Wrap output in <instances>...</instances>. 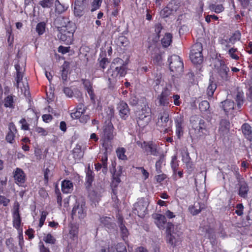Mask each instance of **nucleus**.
<instances>
[{
	"label": "nucleus",
	"instance_id": "a878e982",
	"mask_svg": "<svg viewBox=\"0 0 252 252\" xmlns=\"http://www.w3.org/2000/svg\"><path fill=\"white\" fill-rule=\"evenodd\" d=\"M88 4H74V14L75 16L80 17L85 13V10Z\"/></svg>",
	"mask_w": 252,
	"mask_h": 252
},
{
	"label": "nucleus",
	"instance_id": "ea45409f",
	"mask_svg": "<svg viewBox=\"0 0 252 252\" xmlns=\"http://www.w3.org/2000/svg\"><path fill=\"white\" fill-rule=\"evenodd\" d=\"M159 159L156 163V171L158 173H161V164L164 161V155L163 154H161V155L158 156Z\"/></svg>",
	"mask_w": 252,
	"mask_h": 252
},
{
	"label": "nucleus",
	"instance_id": "7ed1b4c3",
	"mask_svg": "<svg viewBox=\"0 0 252 252\" xmlns=\"http://www.w3.org/2000/svg\"><path fill=\"white\" fill-rule=\"evenodd\" d=\"M115 165L116 163L115 162L112 163L111 166L112 168H110V171L112 174V178L113 180L112 182V199L113 201L114 202L113 204V206L115 208H118V204L119 203V200L118 198V196L117 195V190L116 188L117 187L118 185L120 183L121 180L120 179V176H121L122 174V167L121 166L119 167V169L118 171H117L115 169Z\"/></svg>",
	"mask_w": 252,
	"mask_h": 252
},
{
	"label": "nucleus",
	"instance_id": "c756f323",
	"mask_svg": "<svg viewBox=\"0 0 252 252\" xmlns=\"http://www.w3.org/2000/svg\"><path fill=\"white\" fill-rule=\"evenodd\" d=\"M204 208V205L199 202H195L193 205L189 207V212L193 215L199 214L201 211Z\"/></svg>",
	"mask_w": 252,
	"mask_h": 252
},
{
	"label": "nucleus",
	"instance_id": "79ce46f5",
	"mask_svg": "<svg viewBox=\"0 0 252 252\" xmlns=\"http://www.w3.org/2000/svg\"><path fill=\"white\" fill-rule=\"evenodd\" d=\"M13 98L11 95H8L4 99V106L5 107L14 108V105H13Z\"/></svg>",
	"mask_w": 252,
	"mask_h": 252
},
{
	"label": "nucleus",
	"instance_id": "c03bdc74",
	"mask_svg": "<svg viewBox=\"0 0 252 252\" xmlns=\"http://www.w3.org/2000/svg\"><path fill=\"white\" fill-rule=\"evenodd\" d=\"M54 0H42L39 4L44 8H49L53 6Z\"/></svg>",
	"mask_w": 252,
	"mask_h": 252
},
{
	"label": "nucleus",
	"instance_id": "f8f14e48",
	"mask_svg": "<svg viewBox=\"0 0 252 252\" xmlns=\"http://www.w3.org/2000/svg\"><path fill=\"white\" fill-rule=\"evenodd\" d=\"M141 148L147 155L157 157L162 154L160 152L157 145L153 142H144L141 145Z\"/></svg>",
	"mask_w": 252,
	"mask_h": 252
},
{
	"label": "nucleus",
	"instance_id": "bf43d9fd",
	"mask_svg": "<svg viewBox=\"0 0 252 252\" xmlns=\"http://www.w3.org/2000/svg\"><path fill=\"white\" fill-rule=\"evenodd\" d=\"M48 215V212L46 211H43L41 213V217L39 220V226L40 227H42L44 224V222L45 220L46 217Z\"/></svg>",
	"mask_w": 252,
	"mask_h": 252
},
{
	"label": "nucleus",
	"instance_id": "ddd939ff",
	"mask_svg": "<svg viewBox=\"0 0 252 252\" xmlns=\"http://www.w3.org/2000/svg\"><path fill=\"white\" fill-rule=\"evenodd\" d=\"M171 86L169 85L163 88L161 93L158 95L157 99L159 105L167 106L169 104V96L171 94Z\"/></svg>",
	"mask_w": 252,
	"mask_h": 252
},
{
	"label": "nucleus",
	"instance_id": "4c0bfd02",
	"mask_svg": "<svg viewBox=\"0 0 252 252\" xmlns=\"http://www.w3.org/2000/svg\"><path fill=\"white\" fill-rule=\"evenodd\" d=\"M201 118L199 117L197 115L192 116L190 118V123L191 125V127L194 130L197 128L199 123L201 122Z\"/></svg>",
	"mask_w": 252,
	"mask_h": 252
},
{
	"label": "nucleus",
	"instance_id": "2eb2a0df",
	"mask_svg": "<svg viewBox=\"0 0 252 252\" xmlns=\"http://www.w3.org/2000/svg\"><path fill=\"white\" fill-rule=\"evenodd\" d=\"M168 122L169 111L167 110H163L159 114L157 125L158 126L164 128V131H166L170 125V123L168 125Z\"/></svg>",
	"mask_w": 252,
	"mask_h": 252
},
{
	"label": "nucleus",
	"instance_id": "6ab92c4d",
	"mask_svg": "<svg viewBox=\"0 0 252 252\" xmlns=\"http://www.w3.org/2000/svg\"><path fill=\"white\" fill-rule=\"evenodd\" d=\"M221 107L226 115H228V113H230V114L234 116V110L237 109L234 101L229 99L221 102Z\"/></svg>",
	"mask_w": 252,
	"mask_h": 252
},
{
	"label": "nucleus",
	"instance_id": "774afa93",
	"mask_svg": "<svg viewBox=\"0 0 252 252\" xmlns=\"http://www.w3.org/2000/svg\"><path fill=\"white\" fill-rule=\"evenodd\" d=\"M108 63H109V62L107 58H102L101 59V60L99 61V66L101 68L104 69L106 68V65Z\"/></svg>",
	"mask_w": 252,
	"mask_h": 252
},
{
	"label": "nucleus",
	"instance_id": "864d4df0",
	"mask_svg": "<svg viewBox=\"0 0 252 252\" xmlns=\"http://www.w3.org/2000/svg\"><path fill=\"white\" fill-rule=\"evenodd\" d=\"M161 81V75L160 74L159 75H157L155 79L154 80V87L155 90L157 91L158 90L159 87V85L160 84Z\"/></svg>",
	"mask_w": 252,
	"mask_h": 252
},
{
	"label": "nucleus",
	"instance_id": "423d86ee",
	"mask_svg": "<svg viewBox=\"0 0 252 252\" xmlns=\"http://www.w3.org/2000/svg\"><path fill=\"white\" fill-rule=\"evenodd\" d=\"M238 170V169H237L234 173V175L237 181V184L236 185V187L238 188V194L241 197L246 198L247 196L248 192L249 190V186Z\"/></svg>",
	"mask_w": 252,
	"mask_h": 252
},
{
	"label": "nucleus",
	"instance_id": "9d476101",
	"mask_svg": "<svg viewBox=\"0 0 252 252\" xmlns=\"http://www.w3.org/2000/svg\"><path fill=\"white\" fill-rule=\"evenodd\" d=\"M148 206V201L144 198H141L134 205L133 213L142 218L146 214Z\"/></svg>",
	"mask_w": 252,
	"mask_h": 252
},
{
	"label": "nucleus",
	"instance_id": "8fccbe9b",
	"mask_svg": "<svg viewBox=\"0 0 252 252\" xmlns=\"http://www.w3.org/2000/svg\"><path fill=\"white\" fill-rule=\"evenodd\" d=\"M78 230L76 227H72L69 231V237L70 238L75 240L77 238Z\"/></svg>",
	"mask_w": 252,
	"mask_h": 252
},
{
	"label": "nucleus",
	"instance_id": "5701e85b",
	"mask_svg": "<svg viewBox=\"0 0 252 252\" xmlns=\"http://www.w3.org/2000/svg\"><path fill=\"white\" fill-rule=\"evenodd\" d=\"M230 123L226 119H222L220 123L219 131L220 135L224 136L227 134L229 131Z\"/></svg>",
	"mask_w": 252,
	"mask_h": 252
},
{
	"label": "nucleus",
	"instance_id": "412c9836",
	"mask_svg": "<svg viewBox=\"0 0 252 252\" xmlns=\"http://www.w3.org/2000/svg\"><path fill=\"white\" fill-rule=\"evenodd\" d=\"M153 218L155 220V223L159 229H164L165 225L166 223V219L165 216L159 214H155L153 215Z\"/></svg>",
	"mask_w": 252,
	"mask_h": 252
},
{
	"label": "nucleus",
	"instance_id": "a18cd8bd",
	"mask_svg": "<svg viewBox=\"0 0 252 252\" xmlns=\"http://www.w3.org/2000/svg\"><path fill=\"white\" fill-rule=\"evenodd\" d=\"M126 149L124 148H119L116 150L117 156L119 159L122 160L127 159V157L125 155Z\"/></svg>",
	"mask_w": 252,
	"mask_h": 252
},
{
	"label": "nucleus",
	"instance_id": "cd10ccee",
	"mask_svg": "<svg viewBox=\"0 0 252 252\" xmlns=\"http://www.w3.org/2000/svg\"><path fill=\"white\" fill-rule=\"evenodd\" d=\"M126 62L121 58H117L113 60L111 63L110 68L115 69L118 68H126Z\"/></svg>",
	"mask_w": 252,
	"mask_h": 252
},
{
	"label": "nucleus",
	"instance_id": "13d9d810",
	"mask_svg": "<svg viewBox=\"0 0 252 252\" xmlns=\"http://www.w3.org/2000/svg\"><path fill=\"white\" fill-rule=\"evenodd\" d=\"M6 245L10 250L14 251L15 247L13 244V239L11 238L6 240Z\"/></svg>",
	"mask_w": 252,
	"mask_h": 252
},
{
	"label": "nucleus",
	"instance_id": "3c124183",
	"mask_svg": "<svg viewBox=\"0 0 252 252\" xmlns=\"http://www.w3.org/2000/svg\"><path fill=\"white\" fill-rule=\"evenodd\" d=\"M210 9L212 10H214L216 13H219L222 11L224 8L221 4H218L217 5L212 4L210 6Z\"/></svg>",
	"mask_w": 252,
	"mask_h": 252
},
{
	"label": "nucleus",
	"instance_id": "37998d69",
	"mask_svg": "<svg viewBox=\"0 0 252 252\" xmlns=\"http://www.w3.org/2000/svg\"><path fill=\"white\" fill-rule=\"evenodd\" d=\"M55 11L59 14L62 13L66 11L67 7L62 4L58 0H56L55 2Z\"/></svg>",
	"mask_w": 252,
	"mask_h": 252
},
{
	"label": "nucleus",
	"instance_id": "f257e3e1",
	"mask_svg": "<svg viewBox=\"0 0 252 252\" xmlns=\"http://www.w3.org/2000/svg\"><path fill=\"white\" fill-rule=\"evenodd\" d=\"M102 130V145L105 150V153H110L112 150L111 141L116 136L117 132L114 131L113 125L110 121L105 122Z\"/></svg>",
	"mask_w": 252,
	"mask_h": 252
},
{
	"label": "nucleus",
	"instance_id": "473e14b6",
	"mask_svg": "<svg viewBox=\"0 0 252 252\" xmlns=\"http://www.w3.org/2000/svg\"><path fill=\"white\" fill-rule=\"evenodd\" d=\"M72 154L75 159H81L84 156V151L82 150L81 146L77 144L72 150Z\"/></svg>",
	"mask_w": 252,
	"mask_h": 252
},
{
	"label": "nucleus",
	"instance_id": "7c9ffc66",
	"mask_svg": "<svg viewBox=\"0 0 252 252\" xmlns=\"http://www.w3.org/2000/svg\"><path fill=\"white\" fill-rule=\"evenodd\" d=\"M73 184L69 180H64L62 183V190L63 193H70L73 190Z\"/></svg>",
	"mask_w": 252,
	"mask_h": 252
},
{
	"label": "nucleus",
	"instance_id": "a211bd4d",
	"mask_svg": "<svg viewBox=\"0 0 252 252\" xmlns=\"http://www.w3.org/2000/svg\"><path fill=\"white\" fill-rule=\"evenodd\" d=\"M175 123L176 135L178 139H180L184 133V123L183 116L181 115L177 116L175 118Z\"/></svg>",
	"mask_w": 252,
	"mask_h": 252
},
{
	"label": "nucleus",
	"instance_id": "bb28decb",
	"mask_svg": "<svg viewBox=\"0 0 252 252\" xmlns=\"http://www.w3.org/2000/svg\"><path fill=\"white\" fill-rule=\"evenodd\" d=\"M151 120L150 115H145L142 113L139 115L137 122L139 126L144 127L147 126Z\"/></svg>",
	"mask_w": 252,
	"mask_h": 252
},
{
	"label": "nucleus",
	"instance_id": "f704fd0d",
	"mask_svg": "<svg viewBox=\"0 0 252 252\" xmlns=\"http://www.w3.org/2000/svg\"><path fill=\"white\" fill-rule=\"evenodd\" d=\"M87 189L89 191V197L91 200L94 203L95 206H96V203H98L100 200V194L94 190H91L90 188Z\"/></svg>",
	"mask_w": 252,
	"mask_h": 252
},
{
	"label": "nucleus",
	"instance_id": "1a4fd4ad",
	"mask_svg": "<svg viewBox=\"0 0 252 252\" xmlns=\"http://www.w3.org/2000/svg\"><path fill=\"white\" fill-rule=\"evenodd\" d=\"M180 7V2L177 0H171L160 11V16L162 18H167L173 15Z\"/></svg>",
	"mask_w": 252,
	"mask_h": 252
},
{
	"label": "nucleus",
	"instance_id": "4468645a",
	"mask_svg": "<svg viewBox=\"0 0 252 252\" xmlns=\"http://www.w3.org/2000/svg\"><path fill=\"white\" fill-rule=\"evenodd\" d=\"M54 25L58 31L62 29H66V28L74 27V23L70 22L67 17L62 16H58L55 19Z\"/></svg>",
	"mask_w": 252,
	"mask_h": 252
},
{
	"label": "nucleus",
	"instance_id": "e433bc0d",
	"mask_svg": "<svg viewBox=\"0 0 252 252\" xmlns=\"http://www.w3.org/2000/svg\"><path fill=\"white\" fill-rule=\"evenodd\" d=\"M172 35L171 33H165L163 38L161 39V44L164 47H168L172 42Z\"/></svg>",
	"mask_w": 252,
	"mask_h": 252
},
{
	"label": "nucleus",
	"instance_id": "338daca9",
	"mask_svg": "<svg viewBox=\"0 0 252 252\" xmlns=\"http://www.w3.org/2000/svg\"><path fill=\"white\" fill-rule=\"evenodd\" d=\"M106 113L107 115V117L108 121H111V119L114 117V110L113 108L110 107H108L106 109Z\"/></svg>",
	"mask_w": 252,
	"mask_h": 252
},
{
	"label": "nucleus",
	"instance_id": "0eeeda50",
	"mask_svg": "<svg viewBox=\"0 0 252 252\" xmlns=\"http://www.w3.org/2000/svg\"><path fill=\"white\" fill-rule=\"evenodd\" d=\"M202 45L197 42L193 45L189 55L190 59L194 64H200L203 62Z\"/></svg>",
	"mask_w": 252,
	"mask_h": 252
},
{
	"label": "nucleus",
	"instance_id": "9b49d317",
	"mask_svg": "<svg viewBox=\"0 0 252 252\" xmlns=\"http://www.w3.org/2000/svg\"><path fill=\"white\" fill-rule=\"evenodd\" d=\"M75 32L74 27L61 29L59 31V33L57 36L60 40L66 42L67 43H70L72 40L73 33Z\"/></svg>",
	"mask_w": 252,
	"mask_h": 252
},
{
	"label": "nucleus",
	"instance_id": "6e6d98bb",
	"mask_svg": "<svg viewBox=\"0 0 252 252\" xmlns=\"http://www.w3.org/2000/svg\"><path fill=\"white\" fill-rule=\"evenodd\" d=\"M23 77V73L22 71L16 72V83L15 85L17 88H19V83L21 82Z\"/></svg>",
	"mask_w": 252,
	"mask_h": 252
},
{
	"label": "nucleus",
	"instance_id": "72a5a7b5",
	"mask_svg": "<svg viewBox=\"0 0 252 252\" xmlns=\"http://www.w3.org/2000/svg\"><path fill=\"white\" fill-rule=\"evenodd\" d=\"M94 174L93 171L91 169L90 166H88L86 171V188L89 189L94 181Z\"/></svg>",
	"mask_w": 252,
	"mask_h": 252
},
{
	"label": "nucleus",
	"instance_id": "c85d7f7f",
	"mask_svg": "<svg viewBox=\"0 0 252 252\" xmlns=\"http://www.w3.org/2000/svg\"><path fill=\"white\" fill-rule=\"evenodd\" d=\"M101 252H127L126 246L121 243H119L116 247H111L108 250L101 249Z\"/></svg>",
	"mask_w": 252,
	"mask_h": 252
},
{
	"label": "nucleus",
	"instance_id": "4d7b16f0",
	"mask_svg": "<svg viewBox=\"0 0 252 252\" xmlns=\"http://www.w3.org/2000/svg\"><path fill=\"white\" fill-rule=\"evenodd\" d=\"M138 98L134 94H132L129 99V103L132 106H135L138 104Z\"/></svg>",
	"mask_w": 252,
	"mask_h": 252
},
{
	"label": "nucleus",
	"instance_id": "f03ea898",
	"mask_svg": "<svg viewBox=\"0 0 252 252\" xmlns=\"http://www.w3.org/2000/svg\"><path fill=\"white\" fill-rule=\"evenodd\" d=\"M166 241L172 247H175L180 245L183 240V232L177 226H174L172 223H167Z\"/></svg>",
	"mask_w": 252,
	"mask_h": 252
},
{
	"label": "nucleus",
	"instance_id": "de8ad7c7",
	"mask_svg": "<svg viewBox=\"0 0 252 252\" xmlns=\"http://www.w3.org/2000/svg\"><path fill=\"white\" fill-rule=\"evenodd\" d=\"M46 24L41 22L37 24L36 27V31L39 35H42L45 32Z\"/></svg>",
	"mask_w": 252,
	"mask_h": 252
},
{
	"label": "nucleus",
	"instance_id": "b1692460",
	"mask_svg": "<svg viewBox=\"0 0 252 252\" xmlns=\"http://www.w3.org/2000/svg\"><path fill=\"white\" fill-rule=\"evenodd\" d=\"M241 130L244 136L250 142H252V128L248 123H244L241 126Z\"/></svg>",
	"mask_w": 252,
	"mask_h": 252
},
{
	"label": "nucleus",
	"instance_id": "58836bf2",
	"mask_svg": "<svg viewBox=\"0 0 252 252\" xmlns=\"http://www.w3.org/2000/svg\"><path fill=\"white\" fill-rule=\"evenodd\" d=\"M217 88V85L211 79L209 80V85L208 87L207 93L209 96H212Z\"/></svg>",
	"mask_w": 252,
	"mask_h": 252
},
{
	"label": "nucleus",
	"instance_id": "603ef678",
	"mask_svg": "<svg viewBox=\"0 0 252 252\" xmlns=\"http://www.w3.org/2000/svg\"><path fill=\"white\" fill-rule=\"evenodd\" d=\"M81 82L86 91L93 88V84L89 79H82Z\"/></svg>",
	"mask_w": 252,
	"mask_h": 252
},
{
	"label": "nucleus",
	"instance_id": "e2e57ef3",
	"mask_svg": "<svg viewBox=\"0 0 252 252\" xmlns=\"http://www.w3.org/2000/svg\"><path fill=\"white\" fill-rule=\"evenodd\" d=\"M237 51L236 48H231L228 51V54L233 59L238 60L239 57L235 54V53Z\"/></svg>",
	"mask_w": 252,
	"mask_h": 252
},
{
	"label": "nucleus",
	"instance_id": "393cba45",
	"mask_svg": "<svg viewBox=\"0 0 252 252\" xmlns=\"http://www.w3.org/2000/svg\"><path fill=\"white\" fill-rule=\"evenodd\" d=\"M208 122H206L204 120L201 118L200 123H199L197 128L195 129V132L201 136L205 134L207 132Z\"/></svg>",
	"mask_w": 252,
	"mask_h": 252
},
{
	"label": "nucleus",
	"instance_id": "49530a36",
	"mask_svg": "<svg viewBox=\"0 0 252 252\" xmlns=\"http://www.w3.org/2000/svg\"><path fill=\"white\" fill-rule=\"evenodd\" d=\"M171 168L173 170V173L176 174L177 170L179 164L177 161V158L176 156H174L172 157V160L171 162Z\"/></svg>",
	"mask_w": 252,
	"mask_h": 252
},
{
	"label": "nucleus",
	"instance_id": "4be33fe9",
	"mask_svg": "<svg viewBox=\"0 0 252 252\" xmlns=\"http://www.w3.org/2000/svg\"><path fill=\"white\" fill-rule=\"evenodd\" d=\"M100 221L102 225L109 230L114 229L116 226L113 218L102 217L100 218Z\"/></svg>",
	"mask_w": 252,
	"mask_h": 252
},
{
	"label": "nucleus",
	"instance_id": "20e7f679",
	"mask_svg": "<svg viewBox=\"0 0 252 252\" xmlns=\"http://www.w3.org/2000/svg\"><path fill=\"white\" fill-rule=\"evenodd\" d=\"M86 216V202L84 198L76 200L71 213L73 220H82Z\"/></svg>",
	"mask_w": 252,
	"mask_h": 252
},
{
	"label": "nucleus",
	"instance_id": "2f4dec72",
	"mask_svg": "<svg viewBox=\"0 0 252 252\" xmlns=\"http://www.w3.org/2000/svg\"><path fill=\"white\" fill-rule=\"evenodd\" d=\"M14 178L16 182L24 183L25 181V176L23 170L17 168L14 173Z\"/></svg>",
	"mask_w": 252,
	"mask_h": 252
},
{
	"label": "nucleus",
	"instance_id": "6e6552de",
	"mask_svg": "<svg viewBox=\"0 0 252 252\" xmlns=\"http://www.w3.org/2000/svg\"><path fill=\"white\" fill-rule=\"evenodd\" d=\"M169 63V68L171 71L175 72L177 75L183 71V63L181 61L179 56L173 55L168 59Z\"/></svg>",
	"mask_w": 252,
	"mask_h": 252
},
{
	"label": "nucleus",
	"instance_id": "680f3d73",
	"mask_svg": "<svg viewBox=\"0 0 252 252\" xmlns=\"http://www.w3.org/2000/svg\"><path fill=\"white\" fill-rule=\"evenodd\" d=\"M44 240L46 243L50 244H54L56 241L55 239L51 234H48L46 237L44 239Z\"/></svg>",
	"mask_w": 252,
	"mask_h": 252
},
{
	"label": "nucleus",
	"instance_id": "052dcab7",
	"mask_svg": "<svg viewBox=\"0 0 252 252\" xmlns=\"http://www.w3.org/2000/svg\"><path fill=\"white\" fill-rule=\"evenodd\" d=\"M14 137L15 136L13 132H12L11 131H9L7 134L6 136L5 139L8 142L10 143H12L13 141L14 140Z\"/></svg>",
	"mask_w": 252,
	"mask_h": 252
},
{
	"label": "nucleus",
	"instance_id": "5fc2aeb1",
	"mask_svg": "<svg viewBox=\"0 0 252 252\" xmlns=\"http://www.w3.org/2000/svg\"><path fill=\"white\" fill-rule=\"evenodd\" d=\"M101 161H102V165H101L102 168H102V171L104 174H106L107 170H108L107 163V157L106 155L105 156V157L104 158H102Z\"/></svg>",
	"mask_w": 252,
	"mask_h": 252
},
{
	"label": "nucleus",
	"instance_id": "aec40b11",
	"mask_svg": "<svg viewBox=\"0 0 252 252\" xmlns=\"http://www.w3.org/2000/svg\"><path fill=\"white\" fill-rule=\"evenodd\" d=\"M14 211L13 212V225L18 228L21 224V218L19 214V205L18 202H15L14 206Z\"/></svg>",
	"mask_w": 252,
	"mask_h": 252
},
{
	"label": "nucleus",
	"instance_id": "39448f33",
	"mask_svg": "<svg viewBox=\"0 0 252 252\" xmlns=\"http://www.w3.org/2000/svg\"><path fill=\"white\" fill-rule=\"evenodd\" d=\"M127 68H118L113 69L109 68L107 71L108 80L109 81L108 87L110 89L114 88L117 78L124 77L126 74Z\"/></svg>",
	"mask_w": 252,
	"mask_h": 252
},
{
	"label": "nucleus",
	"instance_id": "a19ab883",
	"mask_svg": "<svg viewBox=\"0 0 252 252\" xmlns=\"http://www.w3.org/2000/svg\"><path fill=\"white\" fill-rule=\"evenodd\" d=\"M210 104L206 100L201 101L199 104V109L202 112H210Z\"/></svg>",
	"mask_w": 252,
	"mask_h": 252
},
{
	"label": "nucleus",
	"instance_id": "dca6fc26",
	"mask_svg": "<svg viewBox=\"0 0 252 252\" xmlns=\"http://www.w3.org/2000/svg\"><path fill=\"white\" fill-rule=\"evenodd\" d=\"M216 68L219 77L222 81H228L229 80L230 76L228 75L229 69L223 61H219V66H217Z\"/></svg>",
	"mask_w": 252,
	"mask_h": 252
},
{
	"label": "nucleus",
	"instance_id": "f3484780",
	"mask_svg": "<svg viewBox=\"0 0 252 252\" xmlns=\"http://www.w3.org/2000/svg\"><path fill=\"white\" fill-rule=\"evenodd\" d=\"M117 109L119 111V116L122 119L125 120L128 118L130 114V110L126 102L121 101L118 104Z\"/></svg>",
	"mask_w": 252,
	"mask_h": 252
},
{
	"label": "nucleus",
	"instance_id": "69168bd1",
	"mask_svg": "<svg viewBox=\"0 0 252 252\" xmlns=\"http://www.w3.org/2000/svg\"><path fill=\"white\" fill-rule=\"evenodd\" d=\"M102 0H94L92 4L93 8L92 9V11H94L96 9H98L101 3Z\"/></svg>",
	"mask_w": 252,
	"mask_h": 252
},
{
	"label": "nucleus",
	"instance_id": "0e129e2a",
	"mask_svg": "<svg viewBox=\"0 0 252 252\" xmlns=\"http://www.w3.org/2000/svg\"><path fill=\"white\" fill-rule=\"evenodd\" d=\"M236 208L237 210L235 211V213L239 216H242L243 214V211L244 209V206L242 204H238L236 205Z\"/></svg>",
	"mask_w": 252,
	"mask_h": 252
},
{
	"label": "nucleus",
	"instance_id": "09e8293b",
	"mask_svg": "<svg viewBox=\"0 0 252 252\" xmlns=\"http://www.w3.org/2000/svg\"><path fill=\"white\" fill-rule=\"evenodd\" d=\"M241 39V33L239 31L235 32L233 35L229 38V42L234 43L236 41Z\"/></svg>",
	"mask_w": 252,
	"mask_h": 252
},
{
	"label": "nucleus",
	"instance_id": "c9c22d12",
	"mask_svg": "<svg viewBox=\"0 0 252 252\" xmlns=\"http://www.w3.org/2000/svg\"><path fill=\"white\" fill-rule=\"evenodd\" d=\"M234 98L237 103L236 107H237V109L239 111V109H241L244 102L243 93L240 92H237L236 97Z\"/></svg>",
	"mask_w": 252,
	"mask_h": 252
}]
</instances>
